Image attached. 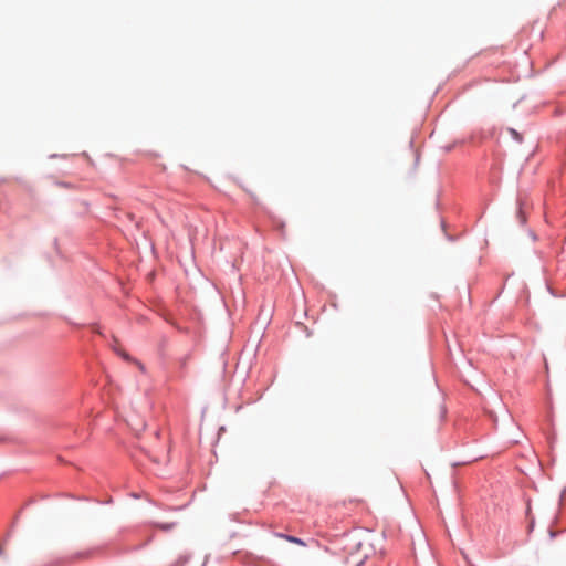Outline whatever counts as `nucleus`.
<instances>
[{
	"instance_id": "nucleus-1",
	"label": "nucleus",
	"mask_w": 566,
	"mask_h": 566,
	"mask_svg": "<svg viewBox=\"0 0 566 566\" xmlns=\"http://www.w3.org/2000/svg\"><path fill=\"white\" fill-rule=\"evenodd\" d=\"M276 536L281 537V538H284L285 541H287L290 543H294V544H297V545H301V546H305L306 545L305 542L302 538L293 536V535H287V534H283V533H276Z\"/></svg>"
},
{
	"instance_id": "nucleus-2",
	"label": "nucleus",
	"mask_w": 566,
	"mask_h": 566,
	"mask_svg": "<svg viewBox=\"0 0 566 566\" xmlns=\"http://www.w3.org/2000/svg\"><path fill=\"white\" fill-rule=\"evenodd\" d=\"M119 357H122L124 360L128 363H135L142 370H144V365L140 361L134 359L127 352L123 350L119 354Z\"/></svg>"
},
{
	"instance_id": "nucleus-3",
	"label": "nucleus",
	"mask_w": 566,
	"mask_h": 566,
	"mask_svg": "<svg viewBox=\"0 0 566 566\" xmlns=\"http://www.w3.org/2000/svg\"><path fill=\"white\" fill-rule=\"evenodd\" d=\"M155 526L163 531H170L175 526V523H156Z\"/></svg>"
},
{
	"instance_id": "nucleus-4",
	"label": "nucleus",
	"mask_w": 566,
	"mask_h": 566,
	"mask_svg": "<svg viewBox=\"0 0 566 566\" xmlns=\"http://www.w3.org/2000/svg\"><path fill=\"white\" fill-rule=\"evenodd\" d=\"M517 218H518L521 223H524L526 221V218H525V214H524L522 208L518 209Z\"/></svg>"
},
{
	"instance_id": "nucleus-5",
	"label": "nucleus",
	"mask_w": 566,
	"mask_h": 566,
	"mask_svg": "<svg viewBox=\"0 0 566 566\" xmlns=\"http://www.w3.org/2000/svg\"><path fill=\"white\" fill-rule=\"evenodd\" d=\"M113 349H114V352H115L118 356H119V354L124 350V349H122V348H120L119 346H117V345H114V346H113Z\"/></svg>"
},
{
	"instance_id": "nucleus-6",
	"label": "nucleus",
	"mask_w": 566,
	"mask_h": 566,
	"mask_svg": "<svg viewBox=\"0 0 566 566\" xmlns=\"http://www.w3.org/2000/svg\"><path fill=\"white\" fill-rule=\"evenodd\" d=\"M113 349H114V352H115L118 356H119V354L124 350V349H122V348H120L119 346H117V345H114V346H113Z\"/></svg>"
},
{
	"instance_id": "nucleus-7",
	"label": "nucleus",
	"mask_w": 566,
	"mask_h": 566,
	"mask_svg": "<svg viewBox=\"0 0 566 566\" xmlns=\"http://www.w3.org/2000/svg\"><path fill=\"white\" fill-rule=\"evenodd\" d=\"M3 555V548L0 546V556Z\"/></svg>"
},
{
	"instance_id": "nucleus-8",
	"label": "nucleus",
	"mask_w": 566,
	"mask_h": 566,
	"mask_svg": "<svg viewBox=\"0 0 566 566\" xmlns=\"http://www.w3.org/2000/svg\"><path fill=\"white\" fill-rule=\"evenodd\" d=\"M533 237V242L536 241V235H534L533 233L531 234Z\"/></svg>"
}]
</instances>
